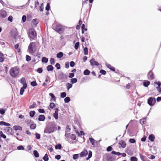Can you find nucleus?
I'll use <instances>...</instances> for the list:
<instances>
[{
  "mask_svg": "<svg viewBox=\"0 0 161 161\" xmlns=\"http://www.w3.org/2000/svg\"><path fill=\"white\" fill-rule=\"evenodd\" d=\"M66 96V93L65 92H63L61 93L60 97L62 98H64Z\"/></svg>",
  "mask_w": 161,
  "mask_h": 161,
  "instance_id": "47",
  "label": "nucleus"
},
{
  "mask_svg": "<svg viewBox=\"0 0 161 161\" xmlns=\"http://www.w3.org/2000/svg\"><path fill=\"white\" fill-rule=\"evenodd\" d=\"M0 125H5L7 126H9L10 125L9 124L2 121L0 122Z\"/></svg>",
  "mask_w": 161,
  "mask_h": 161,
  "instance_id": "22",
  "label": "nucleus"
},
{
  "mask_svg": "<svg viewBox=\"0 0 161 161\" xmlns=\"http://www.w3.org/2000/svg\"><path fill=\"white\" fill-rule=\"evenodd\" d=\"M92 151H89L88 157L86 158V160H88L89 158H90L92 157Z\"/></svg>",
  "mask_w": 161,
  "mask_h": 161,
  "instance_id": "35",
  "label": "nucleus"
},
{
  "mask_svg": "<svg viewBox=\"0 0 161 161\" xmlns=\"http://www.w3.org/2000/svg\"><path fill=\"white\" fill-rule=\"evenodd\" d=\"M129 142L131 143H134L136 142V140L133 138H130L129 139Z\"/></svg>",
  "mask_w": 161,
  "mask_h": 161,
  "instance_id": "57",
  "label": "nucleus"
},
{
  "mask_svg": "<svg viewBox=\"0 0 161 161\" xmlns=\"http://www.w3.org/2000/svg\"><path fill=\"white\" fill-rule=\"evenodd\" d=\"M30 127L31 129L34 130L36 127V125L35 124H32L30 125Z\"/></svg>",
  "mask_w": 161,
  "mask_h": 161,
  "instance_id": "33",
  "label": "nucleus"
},
{
  "mask_svg": "<svg viewBox=\"0 0 161 161\" xmlns=\"http://www.w3.org/2000/svg\"><path fill=\"white\" fill-rule=\"evenodd\" d=\"M77 81V79L76 78H72L71 79L70 82L72 84L76 83Z\"/></svg>",
  "mask_w": 161,
  "mask_h": 161,
  "instance_id": "34",
  "label": "nucleus"
},
{
  "mask_svg": "<svg viewBox=\"0 0 161 161\" xmlns=\"http://www.w3.org/2000/svg\"><path fill=\"white\" fill-rule=\"evenodd\" d=\"M36 138V139H39L41 138V135L39 134L36 133L35 134Z\"/></svg>",
  "mask_w": 161,
  "mask_h": 161,
  "instance_id": "49",
  "label": "nucleus"
},
{
  "mask_svg": "<svg viewBox=\"0 0 161 161\" xmlns=\"http://www.w3.org/2000/svg\"><path fill=\"white\" fill-rule=\"evenodd\" d=\"M79 154H75L73 155V158L74 160H75L79 157Z\"/></svg>",
  "mask_w": 161,
  "mask_h": 161,
  "instance_id": "45",
  "label": "nucleus"
},
{
  "mask_svg": "<svg viewBox=\"0 0 161 161\" xmlns=\"http://www.w3.org/2000/svg\"><path fill=\"white\" fill-rule=\"evenodd\" d=\"M64 55L63 53L62 52H60L57 54V57L58 58H61Z\"/></svg>",
  "mask_w": 161,
  "mask_h": 161,
  "instance_id": "25",
  "label": "nucleus"
},
{
  "mask_svg": "<svg viewBox=\"0 0 161 161\" xmlns=\"http://www.w3.org/2000/svg\"><path fill=\"white\" fill-rule=\"evenodd\" d=\"M17 148L19 150H24V147L22 145L18 146Z\"/></svg>",
  "mask_w": 161,
  "mask_h": 161,
  "instance_id": "55",
  "label": "nucleus"
},
{
  "mask_svg": "<svg viewBox=\"0 0 161 161\" xmlns=\"http://www.w3.org/2000/svg\"><path fill=\"white\" fill-rule=\"evenodd\" d=\"M119 144L121 145L122 147L124 148L126 146V144L125 141L123 140L120 141L119 142Z\"/></svg>",
  "mask_w": 161,
  "mask_h": 161,
  "instance_id": "14",
  "label": "nucleus"
},
{
  "mask_svg": "<svg viewBox=\"0 0 161 161\" xmlns=\"http://www.w3.org/2000/svg\"><path fill=\"white\" fill-rule=\"evenodd\" d=\"M111 153L113 154L116 155L117 156H119L121 154V153L118 152H116L115 151H112Z\"/></svg>",
  "mask_w": 161,
  "mask_h": 161,
  "instance_id": "32",
  "label": "nucleus"
},
{
  "mask_svg": "<svg viewBox=\"0 0 161 161\" xmlns=\"http://www.w3.org/2000/svg\"><path fill=\"white\" fill-rule=\"evenodd\" d=\"M55 30L59 34L62 33L64 31V29L60 25H57L55 28Z\"/></svg>",
  "mask_w": 161,
  "mask_h": 161,
  "instance_id": "6",
  "label": "nucleus"
},
{
  "mask_svg": "<svg viewBox=\"0 0 161 161\" xmlns=\"http://www.w3.org/2000/svg\"><path fill=\"white\" fill-rule=\"evenodd\" d=\"M76 136L75 135L71 134L70 136V138L73 140H75L76 139Z\"/></svg>",
  "mask_w": 161,
  "mask_h": 161,
  "instance_id": "42",
  "label": "nucleus"
},
{
  "mask_svg": "<svg viewBox=\"0 0 161 161\" xmlns=\"http://www.w3.org/2000/svg\"><path fill=\"white\" fill-rule=\"evenodd\" d=\"M140 157L141 158V159L143 161H145V160L146 159V157L145 156L142 155H140Z\"/></svg>",
  "mask_w": 161,
  "mask_h": 161,
  "instance_id": "52",
  "label": "nucleus"
},
{
  "mask_svg": "<svg viewBox=\"0 0 161 161\" xmlns=\"http://www.w3.org/2000/svg\"><path fill=\"white\" fill-rule=\"evenodd\" d=\"M35 114V111H30V115L31 117H33Z\"/></svg>",
  "mask_w": 161,
  "mask_h": 161,
  "instance_id": "54",
  "label": "nucleus"
},
{
  "mask_svg": "<svg viewBox=\"0 0 161 161\" xmlns=\"http://www.w3.org/2000/svg\"><path fill=\"white\" fill-rule=\"evenodd\" d=\"M45 119V116L43 115H40L39 116L38 120L40 121H43Z\"/></svg>",
  "mask_w": 161,
  "mask_h": 161,
  "instance_id": "21",
  "label": "nucleus"
},
{
  "mask_svg": "<svg viewBox=\"0 0 161 161\" xmlns=\"http://www.w3.org/2000/svg\"><path fill=\"white\" fill-rule=\"evenodd\" d=\"M58 111H55V113L53 114V116L56 119H57L58 118Z\"/></svg>",
  "mask_w": 161,
  "mask_h": 161,
  "instance_id": "26",
  "label": "nucleus"
},
{
  "mask_svg": "<svg viewBox=\"0 0 161 161\" xmlns=\"http://www.w3.org/2000/svg\"><path fill=\"white\" fill-rule=\"evenodd\" d=\"M90 71L87 69H86L84 71L83 74L84 75H89Z\"/></svg>",
  "mask_w": 161,
  "mask_h": 161,
  "instance_id": "28",
  "label": "nucleus"
},
{
  "mask_svg": "<svg viewBox=\"0 0 161 161\" xmlns=\"http://www.w3.org/2000/svg\"><path fill=\"white\" fill-rule=\"evenodd\" d=\"M31 84L33 86H35L37 85V83L36 81L31 82Z\"/></svg>",
  "mask_w": 161,
  "mask_h": 161,
  "instance_id": "41",
  "label": "nucleus"
},
{
  "mask_svg": "<svg viewBox=\"0 0 161 161\" xmlns=\"http://www.w3.org/2000/svg\"><path fill=\"white\" fill-rule=\"evenodd\" d=\"M150 82L147 81L143 82V86L145 87H147L150 84Z\"/></svg>",
  "mask_w": 161,
  "mask_h": 161,
  "instance_id": "36",
  "label": "nucleus"
},
{
  "mask_svg": "<svg viewBox=\"0 0 161 161\" xmlns=\"http://www.w3.org/2000/svg\"><path fill=\"white\" fill-rule=\"evenodd\" d=\"M50 63L52 65H53L55 64V60L54 58H51L50 59Z\"/></svg>",
  "mask_w": 161,
  "mask_h": 161,
  "instance_id": "44",
  "label": "nucleus"
},
{
  "mask_svg": "<svg viewBox=\"0 0 161 161\" xmlns=\"http://www.w3.org/2000/svg\"><path fill=\"white\" fill-rule=\"evenodd\" d=\"M53 67L52 65H49L47 67V71H53Z\"/></svg>",
  "mask_w": 161,
  "mask_h": 161,
  "instance_id": "24",
  "label": "nucleus"
},
{
  "mask_svg": "<svg viewBox=\"0 0 161 161\" xmlns=\"http://www.w3.org/2000/svg\"><path fill=\"white\" fill-rule=\"evenodd\" d=\"M28 36L31 40H32L36 38V33L33 28H30L29 30Z\"/></svg>",
  "mask_w": 161,
  "mask_h": 161,
  "instance_id": "4",
  "label": "nucleus"
},
{
  "mask_svg": "<svg viewBox=\"0 0 161 161\" xmlns=\"http://www.w3.org/2000/svg\"><path fill=\"white\" fill-rule=\"evenodd\" d=\"M115 159L114 156L108 155L107 157V160L108 161H114Z\"/></svg>",
  "mask_w": 161,
  "mask_h": 161,
  "instance_id": "11",
  "label": "nucleus"
},
{
  "mask_svg": "<svg viewBox=\"0 0 161 161\" xmlns=\"http://www.w3.org/2000/svg\"><path fill=\"white\" fill-rule=\"evenodd\" d=\"M49 95L51 97L50 99L51 101H55L56 98L54 95L53 93H50L49 94Z\"/></svg>",
  "mask_w": 161,
  "mask_h": 161,
  "instance_id": "16",
  "label": "nucleus"
},
{
  "mask_svg": "<svg viewBox=\"0 0 161 161\" xmlns=\"http://www.w3.org/2000/svg\"><path fill=\"white\" fill-rule=\"evenodd\" d=\"M44 9V5L43 3H42L40 7L39 10L40 11L42 12L43 11Z\"/></svg>",
  "mask_w": 161,
  "mask_h": 161,
  "instance_id": "53",
  "label": "nucleus"
},
{
  "mask_svg": "<svg viewBox=\"0 0 161 161\" xmlns=\"http://www.w3.org/2000/svg\"><path fill=\"white\" fill-rule=\"evenodd\" d=\"M71 135L70 133H67V132H66L65 134V140L69 142V139L70 138Z\"/></svg>",
  "mask_w": 161,
  "mask_h": 161,
  "instance_id": "15",
  "label": "nucleus"
},
{
  "mask_svg": "<svg viewBox=\"0 0 161 161\" xmlns=\"http://www.w3.org/2000/svg\"><path fill=\"white\" fill-rule=\"evenodd\" d=\"M13 18L12 16H10L8 18V21H10L11 22H12L13 20Z\"/></svg>",
  "mask_w": 161,
  "mask_h": 161,
  "instance_id": "64",
  "label": "nucleus"
},
{
  "mask_svg": "<svg viewBox=\"0 0 161 161\" xmlns=\"http://www.w3.org/2000/svg\"><path fill=\"white\" fill-rule=\"evenodd\" d=\"M26 60L27 62L30 61L31 60V57L28 55L26 56Z\"/></svg>",
  "mask_w": 161,
  "mask_h": 161,
  "instance_id": "48",
  "label": "nucleus"
},
{
  "mask_svg": "<svg viewBox=\"0 0 161 161\" xmlns=\"http://www.w3.org/2000/svg\"><path fill=\"white\" fill-rule=\"evenodd\" d=\"M89 140L93 147H96L97 146V142L92 137H90Z\"/></svg>",
  "mask_w": 161,
  "mask_h": 161,
  "instance_id": "9",
  "label": "nucleus"
},
{
  "mask_svg": "<svg viewBox=\"0 0 161 161\" xmlns=\"http://www.w3.org/2000/svg\"><path fill=\"white\" fill-rule=\"evenodd\" d=\"M155 102V98L152 97H150L147 100V103L150 106L153 105Z\"/></svg>",
  "mask_w": 161,
  "mask_h": 161,
  "instance_id": "7",
  "label": "nucleus"
},
{
  "mask_svg": "<svg viewBox=\"0 0 161 161\" xmlns=\"http://www.w3.org/2000/svg\"><path fill=\"white\" fill-rule=\"evenodd\" d=\"M88 154L87 151L86 150L84 149L80 154V157L85 156L87 155Z\"/></svg>",
  "mask_w": 161,
  "mask_h": 161,
  "instance_id": "12",
  "label": "nucleus"
},
{
  "mask_svg": "<svg viewBox=\"0 0 161 161\" xmlns=\"http://www.w3.org/2000/svg\"><path fill=\"white\" fill-rule=\"evenodd\" d=\"M146 118L142 119H141L140 120V122L141 124L142 125H145L146 123Z\"/></svg>",
  "mask_w": 161,
  "mask_h": 161,
  "instance_id": "23",
  "label": "nucleus"
},
{
  "mask_svg": "<svg viewBox=\"0 0 161 161\" xmlns=\"http://www.w3.org/2000/svg\"><path fill=\"white\" fill-rule=\"evenodd\" d=\"M58 78L62 82H65L66 81L67 79V76L66 74L61 72L59 74Z\"/></svg>",
  "mask_w": 161,
  "mask_h": 161,
  "instance_id": "5",
  "label": "nucleus"
},
{
  "mask_svg": "<svg viewBox=\"0 0 161 161\" xmlns=\"http://www.w3.org/2000/svg\"><path fill=\"white\" fill-rule=\"evenodd\" d=\"M13 128L14 130H21L22 129V128L21 127L18 125L14 126L13 127Z\"/></svg>",
  "mask_w": 161,
  "mask_h": 161,
  "instance_id": "17",
  "label": "nucleus"
},
{
  "mask_svg": "<svg viewBox=\"0 0 161 161\" xmlns=\"http://www.w3.org/2000/svg\"><path fill=\"white\" fill-rule=\"evenodd\" d=\"M42 61V62L47 63L48 61V59L45 57H43Z\"/></svg>",
  "mask_w": 161,
  "mask_h": 161,
  "instance_id": "31",
  "label": "nucleus"
},
{
  "mask_svg": "<svg viewBox=\"0 0 161 161\" xmlns=\"http://www.w3.org/2000/svg\"><path fill=\"white\" fill-rule=\"evenodd\" d=\"M88 54V48L86 47H85L84 48V54L85 55H87Z\"/></svg>",
  "mask_w": 161,
  "mask_h": 161,
  "instance_id": "46",
  "label": "nucleus"
},
{
  "mask_svg": "<svg viewBox=\"0 0 161 161\" xmlns=\"http://www.w3.org/2000/svg\"><path fill=\"white\" fill-rule=\"evenodd\" d=\"M79 45V42H77L75 45V48L76 50H77Z\"/></svg>",
  "mask_w": 161,
  "mask_h": 161,
  "instance_id": "50",
  "label": "nucleus"
},
{
  "mask_svg": "<svg viewBox=\"0 0 161 161\" xmlns=\"http://www.w3.org/2000/svg\"><path fill=\"white\" fill-rule=\"evenodd\" d=\"M49 106L50 108L53 109L55 108V104L53 103H50Z\"/></svg>",
  "mask_w": 161,
  "mask_h": 161,
  "instance_id": "40",
  "label": "nucleus"
},
{
  "mask_svg": "<svg viewBox=\"0 0 161 161\" xmlns=\"http://www.w3.org/2000/svg\"><path fill=\"white\" fill-rule=\"evenodd\" d=\"M19 69L17 67H15L11 68L9 73L11 76L13 77H15L18 75L19 72Z\"/></svg>",
  "mask_w": 161,
  "mask_h": 161,
  "instance_id": "2",
  "label": "nucleus"
},
{
  "mask_svg": "<svg viewBox=\"0 0 161 161\" xmlns=\"http://www.w3.org/2000/svg\"><path fill=\"white\" fill-rule=\"evenodd\" d=\"M27 86H23L20 89V94L21 95H22L23 94L24 92L25 91V89L26 88Z\"/></svg>",
  "mask_w": 161,
  "mask_h": 161,
  "instance_id": "19",
  "label": "nucleus"
},
{
  "mask_svg": "<svg viewBox=\"0 0 161 161\" xmlns=\"http://www.w3.org/2000/svg\"><path fill=\"white\" fill-rule=\"evenodd\" d=\"M37 49L36 43L35 42H31L28 47V50L30 53H33L35 52Z\"/></svg>",
  "mask_w": 161,
  "mask_h": 161,
  "instance_id": "3",
  "label": "nucleus"
},
{
  "mask_svg": "<svg viewBox=\"0 0 161 161\" xmlns=\"http://www.w3.org/2000/svg\"><path fill=\"white\" fill-rule=\"evenodd\" d=\"M113 149L112 147L111 146H109L107 148L106 150L108 152H109Z\"/></svg>",
  "mask_w": 161,
  "mask_h": 161,
  "instance_id": "58",
  "label": "nucleus"
},
{
  "mask_svg": "<svg viewBox=\"0 0 161 161\" xmlns=\"http://www.w3.org/2000/svg\"><path fill=\"white\" fill-rule=\"evenodd\" d=\"M90 63L92 66H98L99 65L97 61H95L94 58H92L91 60L90 61Z\"/></svg>",
  "mask_w": 161,
  "mask_h": 161,
  "instance_id": "10",
  "label": "nucleus"
},
{
  "mask_svg": "<svg viewBox=\"0 0 161 161\" xmlns=\"http://www.w3.org/2000/svg\"><path fill=\"white\" fill-rule=\"evenodd\" d=\"M66 86L67 87V89L68 90H69L70 88H71L72 86V84L69 83H67Z\"/></svg>",
  "mask_w": 161,
  "mask_h": 161,
  "instance_id": "37",
  "label": "nucleus"
},
{
  "mask_svg": "<svg viewBox=\"0 0 161 161\" xmlns=\"http://www.w3.org/2000/svg\"><path fill=\"white\" fill-rule=\"evenodd\" d=\"M33 154H34V156L36 158H38L39 156V153L36 150L34 151Z\"/></svg>",
  "mask_w": 161,
  "mask_h": 161,
  "instance_id": "30",
  "label": "nucleus"
},
{
  "mask_svg": "<svg viewBox=\"0 0 161 161\" xmlns=\"http://www.w3.org/2000/svg\"><path fill=\"white\" fill-rule=\"evenodd\" d=\"M100 73L103 75H105L106 74V71L103 69H101L100 71Z\"/></svg>",
  "mask_w": 161,
  "mask_h": 161,
  "instance_id": "62",
  "label": "nucleus"
},
{
  "mask_svg": "<svg viewBox=\"0 0 161 161\" xmlns=\"http://www.w3.org/2000/svg\"><path fill=\"white\" fill-rule=\"evenodd\" d=\"M137 158L135 157H132L130 158L131 161H137Z\"/></svg>",
  "mask_w": 161,
  "mask_h": 161,
  "instance_id": "51",
  "label": "nucleus"
},
{
  "mask_svg": "<svg viewBox=\"0 0 161 161\" xmlns=\"http://www.w3.org/2000/svg\"><path fill=\"white\" fill-rule=\"evenodd\" d=\"M64 102L65 103H68L70 101V98L69 97H67L64 99Z\"/></svg>",
  "mask_w": 161,
  "mask_h": 161,
  "instance_id": "43",
  "label": "nucleus"
},
{
  "mask_svg": "<svg viewBox=\"0 0 161 161\" xmlns=\"http://www.w3.org/2000/svg\"><path fill=\"white\" fill-rule=\"evenodd\" d=\"M20 82L23 85V86H27L26 80L25 77H22L21 78L20 80Z\"/></svg>",
  "mask_w": 161,
  "mask_h": 161,
  "instance_id": "13",
  "label": "nucleus"
},
{
  "mask_svg": "<svg viewBox=\"0 0 161 161\" xmlns=\"http://www.w3.org/2000/svg\"><path fill=\"white\" fill-rule=\"evenodd\" d=\"M148 138L151 142H153L155 138V136L153 134H151L149 136Z\"/></svg>",
  "mask_w": 161,
  "mask_h": 161,
  "instance_id": "18",
  "label": "nucleus"
},
{
  "mask_svg": "<svg viewBox=\"0 0 161 161\" xmlns=\"http://www.w3.org/2000/svg\"><path fill=\"white\" fill-rule=\"evenodd\" d=\"M32 22L34 25L36 26L38 23V20L37 19H33L32 20Z\"/></svg>",
  "mask_w": 161,
  "mask_h": 161,
  "instance_id": "27",
  "label": "nucleus"
},
{
  "mask_svg": "<svg viewBox=\"0 0 161 161\" xmlns=\"http://www.w3.org/2000/svg\"><path fill=\"white\" fill-rule=\"evenodd\" d=\"M50 9V4L49 3L47 4V6L46 7V9L47 11H49Z\"/></svg>",
  "mask_w": 161,
  "mask_h": 161,
  "instance_id": "56",
  "label": "nucleus"
},
{
  "mask_svg": "<svg viewBox=\"0 0 161 161\" xmlns=\"http://www.w3.org/2000/svg\"><path fill=\"white\" fill-rule=\"evenodd\" d=\"M36 106H37V105L36 103L34 102L32 105L30 106L29 108H33L36 107Z\"/></svg>",
  "mask_w": 161,
  "mask_h": 161,
  "instance_id": "39",
  "label": "nucleus"
},
{
  "mask_svg": "<svg viewBox=\"0 0 161 161\" xmlns=\"http://www.w3.org/2000/svg\"><path fill=\"white\" fill-rule=\"evenodd\" d=\"M43 70L42 68H40L37 69V71L39 73H41L42 72Z\"/></svg>",
  "mask_w": 161,
  "mask_h": 161,
  "instance_id": "60",
  "label": "nucleus"
},
{
  "mask_svg": "<svg viewBox=\"0 0 161 161\" xmlns=\"http://www.w3.org/2000/svg\"><path fill=\"white\" fill-rule=\"evenodd\" d=\"M26 17L25 15H23L22 17V21L23 22H25L26 20Z\"/></svg>",
  "mask_w": 161,
  "mask_h": 161,
  "instance_id": "59",
  "label": "nucleus"
},
{
  "mask_svg": "<svg viewBox=\"0 0 161 161\" xmlns=\"http://www.w3.org/2000/svg\"><path fill=\"white\" fill-rule=\"evenodd\" d=\"M55 147L57 149H60L62 148V146L61 144H58L56 145Z\"/></svg>",
  "mask_w": 161,
  "mask_h": 161,
  "instance_id": "38",
  "label": "nucleus"
},
{
  "mask_svg": "<svg viewBox=\"0 0 161 161\" xmlns=\"http://www.w3.org/2000/svg\"><path fill=\"white\" fill-rule=\"evenodd\" d=\"M154 84H157L158 85V86L159 87H160L161 86V82L160 81H156L154 82Z\"/></svg>",
  "mask_w": 161,
  "mask_h": 161,
  "instance_id": "63",
  "label": "nucleus"
},
{
  "mask_svg": "<svg viewBox=\"0 0 161 161\" xmlns=\"http://www.w3.org/2000/svg\"><path fill=\"white\" fill-rule=\"evenodd\" d=\"M55 67L57 69H59L61 68L60 65L59 63H57L55 65Z\"/></svg>",
  "mask_w": 161,
  "mask_h": 161,
  "instance_id": "61",
  "label": "nucleus"
},
{
  "mask_svg": "<svg viewBox=\"0 0 161 161\" xmlns=\"http://www.w3.org/2000/svg\"><path fill=\"white\" fill-rule=\"evenodd\" d=\"M56 130V125L53 123H52L48 127L46 128L44 130V132L46 133L50 134Z\"/></svg>",
  "mask_w": 161,
  "mask_h": 161,
  "instance_id": "1",
  "label": "nucleus"
},
{
  "mask_svg": "<svg viewBox=\"0 0 161 161\" xmlns=\"http://www.w3.org/2000/svg\"><path fill=\"white\" fill-rule=\"evenodd\" d=\"M107 67L109 69L113 71H114L115 70V68L112 66L111 65L109 64H106Z\"/></svg>",
  "mask_w": 161,
  "mask_h": 161,
  "instance_id": "20",
  "label": "nucleus"
},
{
  "mask_svg": "<svg viewBox=\"0 0 161 161\" xmlns=\"http://www.w3.org/2000/svg\"><path fill=\"white\" fill-rule=\"evenodd\" d=\"M43 159L44 161H48V160L49 158L47 154L45 155L44 157L43 158Z\"/></svg>",
  "mask_w": 161,
  "mask_h": 161,
  "instance_id": "29",
  "label": "nucleus"
},
{
  "mask_svg": "<svg viewBox=\"0 0 161 161\" xmlns=\"http://www.w3.org/2000/svg\"><path fill=\"white\" fill-rule=\"evenodd\" d=\"M7 16V13L6 11L3 9L0 10V17L3 19L6 17Z\"/></svg>",
  "mask_w": 161,
  "mask_h": 161,
  "instance_id": "8",
  "label": "nucleus"
}]
</instances>
